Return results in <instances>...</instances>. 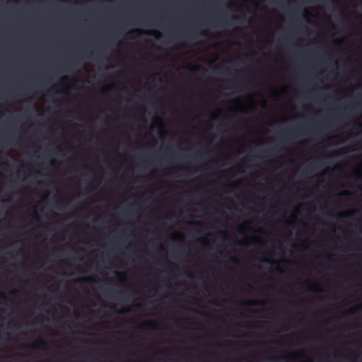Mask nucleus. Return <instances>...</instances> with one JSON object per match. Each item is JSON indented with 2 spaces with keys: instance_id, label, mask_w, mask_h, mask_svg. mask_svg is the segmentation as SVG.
<instances>
[{
  "instance_id": "obj_1",
  "label": "nucleus",
  "mask_w": 362,
  "mask_h": 362,
  "mask_svg": "<svg viewBox=\"0 0 362 362\" xmlns=\"http://www.w3.org/2000/svg\"><path fill=\"white\" fill-rule=\"evenodd\" d=\"M156 327V323L152 321H146L139 326V329H150Z\"/></svg>"
},
{
  "instance_id": "obj_2",
  "label": "nucleus",
  "mask_w": 362,
  "mask_h": 362,
  "mask_svg": "<svg viewBox=\"0 0 362 362\" xmlns=\"http://www.w3.org/2000/svg\"><path fill=\"white\" fill-rule=\"evenodd\" d=\"M45 346V342L42 340L40 341L39 342L32 345L30 346L31 349H42Z\"/></svg>"
},
{
  "instance_id": "obj_3",
  "label": "nucleus",
  "mask_w": 362,
  "mask_h": 362,
  "mask_svg": "<svg viewBox=\"0 0 362 362\" xmlns=\"http://www.w3.org/2000/svg\"><path fill=\"white\" fill-rule=\"evenodd\" d=\"M278 150H279V149H278V146L276 145V146H273V147L270 148L269 149H267V150L263 151H262L261 153H262V154H263V155H266V154H267L268 153H276V152H277V151H278Z\"/></svg>"
},
{
  "instance_id": "obj_4",
  "label": "nucleus",
  "mask_w": 362,
  "mask_h": 362,
  "mask_svg": "<svg viewBox=\"0 0 362 362\" xmlns=\"http://www.w3.org/2000/svg\"><path fill=\"white\" fill-rule=\"evenodd\" d=\"M93 279L91 278H81L77 279L75 280V282L83 284V283H88V282H93Z\"/></svg>"
},
{
  "instance_id": "obj_5",
  "label": "nucleus",
  "mask_w": 362,
  "mask_h": 362,
  "mask_svg": "<svg viewBox=\"0 0 362 362\" xmlns=\"http://www.w3.org/2000/svg\"><path fill=\"white\" fill-rule=\"evenodd\" d=\"M308 289L312 291H321L320 287L318 284H312L308 286Z\"/></svg>"
},
{
  "instance_id": "obj_6",
  "label": "nucleus",
  "mask_w": 362,
  "mask_h": 362,
  "mask_svg": "<svg viewBox=\"0 0 362 362\" xmlns=\"http://www.w3.org/2000/svg\"><path fill=\"white\" fill-rule=\"evenodd\" d=\"M271 258H272V255H270L269 256V257L264 258V259H262V261L264 262L272 263V264H279V262L276 261V260L272 261Z\"/></svg>"
},
{
  "instance_id": "obj_7",
  "label": "nucleus",
  "mask_w": 362,
  "mask_h": 362,
  "mask_svg": "<svg viewBox=\"0 0 362 362\" xmlns=\"http://www.w3.org/2000/svg\"><path fill=\"white\" fill-rule=\"evenodd\" d=\"M245 304L247 305H256L260 304V302L255 300H250L245 302Z\"/></svg>"
},
{
  "instance_id": "obj_8",
  "label": "nucleus",
  "mask_w": 362,
  "mask_h": 362,
  "mask_svg": "<svg viewBox=\"0 0 362 362\" xmlns=\"http://www.w3.org/2000/svg\"><path fill=\"white\" fill-rule=\"evenodd\" d=\"M296 131V128L295 129H288V131L287 132H280V134L282 136H288V134L287 133H293L294 132Z\"/></svg>"
},
{
  "instance_id": "obj_9",
  "label": "nucleus",
  "mask_w": 362,
  "mask_h": 362,
  "mask_svg": "<svg viewBox=\"0 0 362 362\" xmlns=\"http://www.w3.org/2000/svg\"><path fill=\"white\" fill-rule=\"evenodd\" d=\"M194 33H195V30H189L186 33V36L189 38H192V37H194Z\"/></svg>"
},
{
  "instance_id": "obj_10",
  "label": "nucleus",
  "mask_w": 362,
  "mask_h": 362,
  "mask_svg": "<svg viewBox=\"0 0 362 362\" xmlns=\"http://www.w3.org/2000/svg\"><path fill=\"white\" fill-rule=\"evenodd\" d=\"M196 155H197V153H194L193 155H189V156L183 157V158H186L187 160L195 159Z\"/></svg>"
},
{
  "instance_id": "obj_11",
  "label": "nucleus",
  "mask_w": 362,
  "mask_h": 362,
  "mask_svg": "<svg viewBox=\"0 0 362 362\" xmlns=\"http://www.w3.org/2000/svg\"><path fill=\"white\" fill-rule=\"evenodd\" d=\"M187 68L189 70L194 71H196L197 69V65H192V66H189Z\"/></svg>"
},
{
  "instance_id": "obj_12",
  "label": "nucleus",
  "mask_w": 362,
  "mask_h": 362,
  "mask_svg": "<svg viewBox=\"0 0 362 362\" xmlns=\"http://www.w3.org/2000/svg\"><path fill=\"white\" fill-rule=\"evenodd\" d=\"M59 83H60L62 86H65V85H66V79H65V78H62V79L60 80Z\"/></svg>"
},
{
  "instance_id": "obj_13",
  "label": "nucleus",
  "mask_w": 362,
  "mask_h": 362,
  "mask_svg": "<svg viewBox=\"0 0 362 362\" xmlns=\"http://www.w3.org/2000/svg\"><path fill=\"white\" fill-rule=\"evenodd\" d=\"M0 299L6 300V295L4 293H0Z\"/></svg>"
},
{
  "instance_id": "obj_14",
  "label": "nucleus",
  "mask_w": 362,
  "mask_h": 362,
  "mask_svg": "<svg viewBox=\"0 0 362 362\" xmlns=\"http://www.w3.org/2000/svg\"><path fill=\"white\" fill-rule=\"evenodd\" d=\"M219 114H220V111L216 112L215 114H214V115H213V116H212V119H216V118H217V117H218V116L219 115Z\"/></svg>"
},
{
  "instance_id": "obj_15",
  "label": "nucleus",
  "mask_w": 362,
  "mask_h": 362,
  "mask_svg": "<svg viewBox=\"0 0 362 362\" xmlns=\"http://www.w3.org/2000/svg\"><path fill=\"white\" fill-rule=\"evenodd\" d=\"M93 58L95 59V56L99 55V52L96 51L95 52H93Z\"/></svg>"
},
{
  "instance_id": "obj_16",
  "label": "nucleus",
  "mask_w": 362,
  "mask_h": 362,
  "mask_svg": "<svg viewBox=\"0 0 362 362\" xmlns=\"http://www.w3.org/2000/svg\"><path fill=\"white\" fill-rule=\"evenodd\" d=\"M358 308V307H356V308H351V309L349 310V312H350V313H354V312H355Z\"/></svg>"
},
{
  "instance_id": "obj_17",
  "label": "nucleus",
  "mask_w": 362,
  "mask_h": 362,
  "mask_svg": "<svg viewBox=\"0 0 362 362\" xmlns=\"http://www.w3.org/2000/svg\"><path fill=\"white\" fill-rule=\"evenodd\" d=\"M276 269H277V271H278L279 272H280V273H281V274H283V273H284V272H284V270H283V269H280V268H277Z\"/></svg>"
},
{
  "instance_id": "obj_18",
  "label": "nucleus",
  "mask_w": 362,
  "mask_h": 362,
  "mask_svg": "<svg viewBox=\"0 0 362 362\" xmlns=\"http://www.w3.org/2000/svg\"><path fill=\"white\" fill-rule=\"evenodd\" d=\"M127 310H119L118 313H120V314H123L124 313H126Z\"/></svg>"
},
{
  "instance_id": "obj_19",
  "label": "nucleus",
  "mask_w": 362,
  "mask_h": 362,
  "mask_svg": "<svg viewBox=\"0 0 362 362\" xmlns=\"http://www.w3.org/2000/svg\"><path fill=\"white\" fill-rule=\"evenodd\" d=\"M281 359H283V358H272V361H280V360H281Z\"/></svg>"
},
{
  "instance_id": "obj_20",
  "label": "nucleus",
  "mask_w": 362,
  "mask_h": 362,
  "mask_svg": "<svg viewBox=\"0 0 362 362\" xmlns=\"http://www.w3.org/2000/svg\"><path fill=\"white\" fill-rule=\"evenodd\" d=\"M192 224L200 226L202 223L200 222H192Z\"/></svg>"
},
{
  "instance_id": "obj_21",
  "label": "nucleus",
  "mask_w": 362,
  "mask_h": 362,
  "mask_svg": "<svg viewBox=\"0 0 362 362\" xmlns=\"http://www.w3.org/2000/svg\"><path fill=\"white\" fill-rule=\"evenodd\" d=\"M57 93H64V90H59L58 91L56 92Z\"/></svg>"
},
{
  "instance_id": "obj_22",
  "label": "nucleus",
  "mask_w": 362,
  "mask_h": 362,
  "mask_svg": "<svg viewBox=\"0 0 362 362\" xmlns=\"http://www.w3.org/2000/svg\"><path fill=\"white\" fill-rule=\"evenodd\" d=\"M33 217H34L35 218H36L37 220H39V219H38V216H37V214H33Z\"/></svg>"
},
{
  "instance_id": "obj_23",
  "label": "nucleus",
  "mask_w": 362,
  "mask_h": 362,
  "mask_svg": "<svg viewBox=\"0 0 362 362\" xmlns=\"http://www.w3.org/2000/svg\"><path fill=\"white\" fill-rule=\"evenodd\" d=\"M187 275L189 278H194V276L192 274H188Z\"/></svg>"
},
{
  "instance_id": "obj_24",
  "label": "nucleus",
  "mask_w": 362,
  "mask_h": 362,
  "mask_svg": "<svg viewBox=\"0 0 362 362\" xmlns=\"http://www.w3.org/2000/svg\"><path fill=\"white\" fill-rule=\"evenodd\" d=\"M139 32V31L138 30H133V31L130 32L129 34L132 33H138Z\"/></svg>"
},
{
  "instance_id": "obj_25",
  "label": "nucleus",
  "mask_w": 362,
  "mask_h": 362,
  "mask_svg": "<svg viewBox=\"0 0 362 362\" xmlns=\"http://www.w3.org/2000/svg\"><path fill=\"white\" fill-rule=\"evenodd\" d=\"M240 182H237L236 183L233 184V185H232V186H235V185H240Z\"/></svg>"
},
{
  "instance_id": "obj_26",
  "label": "nucleus",
  "mask_w": 362,
  "mask_h": 362,
  "mask_svg": "<svg viewBox=\"0 0 362 362\" xmlns=\"http://www.w3.org/2000/svg\"><path fill=\"white\" fill-rule=\"evenodd\" d=\"M221 22L223 23V24H226V20L225 19H221Z\"/></svg>"
},
{
  "instance_id": "obj_27",
  "label": "nucleus",
  "mask_w": 362,
  "mask_h": 362,
  "mask_svg": "<svg viewBox=\"0 0 362 362\" xmlns=\"http://www.w3.org/2000/svg\"><path fill=\"white\" fill-rule=\"evenodd\" d=\"M150 35H155V37L157 38V36L156 35V33H151Z\"/></svg>"
},
{
  "instance_id": "obj_28",
  "label": "nucleus",
  "mask_w": 362,
  "mask_h": 362,
  "mask_svg": "<svg viewBox=\"0 0 362 362\" xmlns=\"http://www.w3.org/2000/svg\"><path fill=\"white\" fill-rule=\"evenodd\" d=\"M232 260H233V262H237V259H235V258H233V259H232Z\"/></svg>"
},
{
  "instance_id": "obj_29",
  "label": "nucleus",
  "mask_w": 362,
  "mask_h": 362,
  "mask_svg": "<svg viewBox=\"0 0 362 362\" xmlns=\"http://www.w3.org/2000/svg\"><path fill=\"white\" fill-rule=\"evenodd\" d=\"M238 232L240 233H243V231L241 230L240 228L238 229Z\"/></svg>"
},
{
  "instance_id": "obj_30",
  "label": "nucleus",
  "mask_w": 362,
  "mask_h": 362,
  "mask_svg": "<svg viewBox=\"0 0 362 362\" xmlns=\"http://www.w3.org/2000/svg\"><path fill=\"white\" fill-rule=\"evenodd\" d=\"M344 194H349V192H344Z\"/></svg>"
},
{
  "instance_id": "obj_31",
  "label": "nucleus",
  "mask_w": 362,
  "mask_h": 362,
  "mask_svg": "<svg viewBox=\"0 0 362 362\" xmlns=\"http://www.w3.org/2000/svg\"><path fill=\"white\" fill-rule=\"evenodd\" d=\"M17 292H18L17 291H13L12 293H13V294H16V293H17Z\"/></svg>"
},
{
  "instance_id": "obj_32",
  "label": "nucleus",
  "mask_w": 362,
  "mask_h": 362,
  "mask_svg": "<svg viewBox=\"0 0 362 362\" xmlns=\"http://www.w3.org/2000/svg\"><path fill=\"white\" fill-rule=\"evenodd\" d=\"M201 35H206V33H202Z\"/></svg>"
},
{
  "instance_id": "obj_33",
  "label": "nucleus",
  "mask_w": 362,
  "mask_h": 362,
  "mask_svg": "<svg viewBox=\"0 0 362 362\" xmlns=\"http://www.w3.org/2000/svg\"><path fill=\"white\" fill-rule=\"evenodd\" d=\"M249 160H250L249 158H245V161H249Z\"/></svg>"
},
{
  "instance_id": "obj_34",
  "label": "nucleus",
  "mask_w": 362,
  "mask_h": 362,
  "mask_svg": "<svg viewBox=\"0 0 362 362\" xmlns=\"http://www.w3.org/2000/svg\"><path fill=\"white\" fill-rule=\"evenodd\" d=\"M116 275H117V276H120V274H119V273H118V272H117V273H116Z\"/></svg>"
},
{
  "instance_id": "obj_35",
  "label": "nucleus",
  "mask_w": 362,
  "mask_h": 362,
  "mask_svg": "<svg viewBox=\"0 0 362 362\" xmlns=\"http://www.w3.org/2000/svg\"><path fill=\"white\" fill-rule=\"evenodd\" d=\"M221 234H223V235H226V233H224V232H222Z\"/></svg>"
}]
</instances>
